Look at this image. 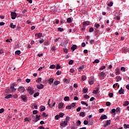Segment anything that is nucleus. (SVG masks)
I'll list each match as a JSON object with an SVG mask.
<instances>
[{
	"label": "nucleus",
	"mask_w": 129,
	"mask_h": 129,
	"mask_svg": "<svg viewBox=\"0 0 129 129\" xmlns=\"http://www.w3.org/2000/svg\"><path fill=\"white\" fill-rule=\"evenodd\" d=\"M50 100H51V99H49L48 100V105H49V107H50L51 108H52V107H53V106H55V104H56V103L54 102L52 104V106H51L50 105Z\"/></svg>",
	"instance_id": "obj_12"
},
{
	"label": "nucleus",
	"mask_w": 129,
	"mask_h": 129,
	"mask_svg": "<svg viewBox=\"0 0 129 129\" xmlns=\"http://www.w3.org/2000/svg\"><path fill=\"white\" fill-rule=\"evenodd\" d=\"M95 36L96 37H99V30L98 29H95Z\"/></svg>",
	"instance_id": "obj_7"
},
{
	"label": "nucleus",
	"mask_w": 129,
	"mask_h": 129,
	"mask_svg": "<svg viewBox=\"0 0 129 129\" xmlns=\"http://www.w3.org/2000/svg\"><path fill=\"white\" fill-rule=\"evenodd\" d=\"M64 106V103H59L58 104V108H62Z\"/></svg>",
	"instance_id": "obj_19"
},
{
	"label": "nucleus",
	"mask_w": 129,
	"mask_h": 129,
	"mask_svg": "<svg viewBox=\"0 0 129 129\" xmlns=\"http://www.w3.org/2000/svg\"><path fill=\"white\" fill-rule=\"evenodd\" d=\"M116 111L117 112H119L120 113V108H119V107H117L116 109Z\"/></svg>",
	"instance_id": "obj_39"
},
{
	"label": "nucleus",
	"mask_w": 129,
	"mask_h": 129,
	"mask_svg": "<svg viewBox=\"0 0 129 129\" xmlns=\"http://www.w3.org/2000/svg\"><path fill=\"white\" fill-rule=\"evenodd\" d=\"M114 19H115V20H117V21H119L120 20V17L119 16H116L115 17H114Z\"/></svg>",
	"instance_id": "obj_43"
},
{
	"label": "nucleus",
	"mask_w": 129,
	"mask_h": 129,
	"mask_svg": "<svg viewBox=\"0 0 129 129\" xmlns=\"http://www.w3.org/2000/svg\"><path fill=\"white\" fill-rule=\"evenodd\" d=\"M85 115H86V114L84 112H81L80 113V116H82V117H84Z\"/></svg>",
	"instance_id": "obj_20"
},
{
	"label": "nucleus",
	"mask_w": 129,
	"mask_h": 129,
	"mask_svg": "<svg viewBox=\"0 0 129 129\" xmlns=\"http://www.w3.org/2000/svg\"><path fill=\"white\" fill-rule=\"evenodd\" d=\"M106 106H110V102H106Z\"/></svg>",
	"instance_id": "obj_62"
},
{
	"label": "nucleus",
	"mask_w": 129,
	"mask_h": 129,
	"mask_svg": "<svg viewBox=\"0 0 129 129\" xmlns=\"http://www.w3.org/2000/svg\"><path fill=\"white\" fill-rule=\"evenodd\" d=\"M45 109H46V108L44 106L42 105L40 107V111H44V110H45Z\"/></svg>",
	"instance_id": "obj_27"
},
{
	"label": "nucleus",
	"mask_w": 129,
	"mask_h": 129,
	"mask_svg": "<svg viewBox=\"0 0 129 129\" xmlns=\"http://www.w3.org/2000/svg\"><path fill=\"white\" fill-rule=\"evenodd\" d=\"M121 71H123V72H125V68L122 67L120 69Z\"/></svg>",
	"instance_id": "obj_44"
},
{
	"label": "nucleus",
	"mask_w": 129,
	"mask_h": 129,
	"mask_svg": "<svg viewBox=\"0 0 129 129\" xmlns=\"http://www.w3.org/2000/svg\"><path fill=\"white\" fill-rule=\"evenodd\" d=\"M63 81L64 82H65V83H67V84H68V83L70 82V79H64Z\"/></svg>",
	"instance_id": "obj_22"
},
{
	"label": "nucleus",
	"mask_w": 129,
	"mask_h": 129,
	"mask_svg": "<svg viewBox=\"0 0 129 129\" xmlns=\"http://www.w3.org/2000/svg\"><path fill=\"white\" fill-rule=\"evenodd\" d=\"M56 67V66H55L54 64H52L50 65V66L49 67L50 69H55Z\"/></svg>",
	"instance_id": "obj_33"
},
{
	"label": "nucleus",
	"mask_w": 129,
	"mask_h": 129,
	"mask_svg": "<svg viewBox=\"0 0 129 129\" xmlns=\"http://www.w3.org/2000/svg\"><path fill=\"white\" fill-rule=\"evenodd\" d=\"M67 22H68L69 23H72V19H71V18H69L67 19Z\"/></svg>",
	"instance_id": "obj_34"
},
{
	"label": "nucleus",
	"mask_w": 129,
	"mask_h": 129,
	"mask_svg": "<svg viewBox=\"0 0 129 129\" xmlns=\"http://www.w3.org/2000/svg\"><path fill=\"white\" fill-rule=\"evenodd\" d=\"M42 33H39L37 34H35V37H37L39 39V38H41V37H42Z\"/></svg>",
	"instance_id": "obj_13"
},
{
	"label": "nucleus",
	"mask_w": 129,
	"mask_h": 129,
	"mask_svg": "<svg viewBox=\"0 0 129 129\" xmlns=\"http://www.w3.org/2000/svg\"><path fill=\"white\" fill-rule=\"evenodd\" d=\"M120 73L119 72V69H116L115 70V74H116V75H118L120 74Z\"/></svg>",
	"instance_id": "obj_28"
},
{
	"label": "nucleus",
	"mask_w": 129,
	"mask_h": 129,
	"mask_svg": "<svg viewBox=\"0 0 129 129\" xmlns=\"http://www.w3.org/2000/svg\"><path fill=\"white\" fill-rule=\"evenodd\" d=\"M40 95V93L39 92H37V93H35L34 95H33V97H37V96H39V95Z\"/></svg>",
	"instance_id": "obj_32"
},
{
	"label": "nucleus",
	"mask_w": 129,
	"mask_h": 129,
	"mask_svg": "<svg viewBox=\"0 0 129 129\" xmlns=\"http://www.w3.org/2000/svg\"><path fill=\"white\" fill-rule=\"evenodd\" d=\"M17 18V13L15 12H12L11 13V19L12 20H15Z\"/></svg>",
	"instance_id": "obj_2"
},
{
	"label": "nucleus",
	"mask_w": 129,
	"mask_h": 129,
	"mask_svg": "<svg viewBox=\"0 0 129 129\" xmlns=\"http://www.w3.org/2000/svg\"><path fill=\"white\" fill-rule=\"evenodd\" d=\"M59 83H60V82L58 81H55L54 82V85H58V84H59Z\"/></svg>",
	"instance_id": "obj_45"
},
{
	"label": "nucleus",
	"mask_w": 129,
	"mask_h": 129,
	"mask_svg": "<svg viewBox=\"0 0 129 129\" xmlns=\"http://www.w3.org/2000/svg\"><path fill=\"white\" fill-rule=\"evenodd\" d=\"M74 62V60H73L72 59L70 60V61L69 62V65H72V64H73Z\"/></svg>",
	"instance_id": "obj_41"
},
{
	"label": "nucleus",
	"mask_w": 129,
	"mask_h": 129,
	"mask_svg": "<svg viewBox=\"0 0 129 129\" xmlns=\"http://www.w3.org/2000/svg\"><path fill=\"white\" fill-rule=\"evenodd\" d=\"M27 91H28L29 94L32 95V94H34L35 91H34V89L31 88V87H29L27 89Z\"/></svg>",
	"instance_id": "obj_1"
},
{
	"label": "nucleus",
	"mask_w": 129,
	"mask_h": 129,
	"mask_svg": "<svg viewBox=\"0 0 129 129\" xmlns=\"http://www.w3.org/2000/svg\"><path fill=\"white\" fill-rule=\"evenodd\" d=\"M11 89H12V92H15L17 90L16 88H15V87L11 86L10 87Z\"/></svg>",
	"instance_id": "obj_25"
},
{
	"label": "nucleus",
	"mask_w": 129,
	"mask_h": 129,
	"mask_svg": "<svg viewBox=\"0 0 129 129\" xmlns=\"http://www.w3.org/2000/svg\"><path fill=\"white\" fill-rule=\"evenodd\" d=\"M94 27L95 28H97V29H98V28H99L100 27V25H99V24H95Z\"/></svg>",
	"instance_id": "obj_53"
},
{
	"label": "nucleus",
	"mask_w": 129,
	"mask_h": 129,
	"mask_svg": "<svg viewBox=\"0 0 129 129\" xmlns=\"http://www.w3.org/2000/svg\"><path fill=\"white\" fill-rule=\"evenodd\" d=\"M66 108L67 109H71V108H72V107H71V106L70 105H68L66 107Z\"/></svg>",
	"instance_id": "obj_52"
},
{
	"label": "nucleus",
	"mask_w": 129,
	"mask_h": 129,
	"mask_svg": "<svg viewBox=\"0 0 129 129\" xmlns=\"http://www.w3.org/2000/svg\"><path fill=\"white\" fill-rule=\"evenodd\" d=\"M90 23L89 21H85V22H84L83 23V25L84 26H89L90 25Z\"/></svg>",
	"instance_id": "obj_21"
},
{
	"label": "nucleus",
	"mask_w": 129,
	"mask_h": 129,
	"mask_svg": "<svg viewBox=\"0 0 129 129\" xmlns=\"http://www.w3.org/2000/svg\"><path fill=\"white\" fill-rule=\"evenodd\" d=\"M70 121V117L69 116H67L66 119H65V121L66 122H67L68 123V121Z\"/></svg>",
	"instance_id": "obj_29"
},
{
	"label": "nucleus",
	"mask_w": 129,
	"mask_h": 129,
	"mask_svg": "<svg viewBox=\"0 0 129 129\" xmlns=\"http://www.w3.org/2000/svg\"><path fill=\"white\" fill-rule=\"evenodd\" d=\"M5 111V109L4 108H1L0 109V113H3V112H4Z\"/></svg>",
	"instance_id": "obj_58"
},
{
	"label": "nucleus",
	"mask_w": 129,
	"mask_h": 129,
	"mask_svg": "<svg viewBox=\"0 0 129 129\" xmlns=\"http://www.w3.org/2000/svg\"><path fill=\"white\" fill-rule=\"evenodd\" d=\"M93 93H94V94H97V93H98V89L97 90H94L93 92Z\"/></svg>",
	"instance_id": "obj_38"
},
{
	"label": "nucleus",
	"mask_w": 129,
	"mask_h": 129,
	"mask_svg": "<svg viewBox=\"0 0 129 129\" xmlns=\"http://www.w3.org/2000/svg\"><path fill=\"white\" fill-rule=\"evenodd\" d=\"M42 116H43V117H47V116H48V115H46V113L43 112Z\"/></svg>",
	"instance_id": "obj_56"
},
{
	"label": "nucleus",
	"mask_w": 129,
	"mask_h": 129,
	"mask_svg": "<svg viewBox=\"0 0 129 129\" xmlns=\"http://www.w3.org/2000/svg\"><path fill=\"white\" fill-rule=\"evenodd\" d=\"M61 69V66H60L59 64H57L56 67V69L58 70V69Z\"/></svg>",
	"instance_id": "obj_51"
},
{
	"label": "nucleus",
	"mask_w": 129,
	"mask_h": 129,
	"mask_svg": "<svg viewBox=\"0 0 129 129\" xmlns=\"http://www.w3.org/2000/svg\"><path fill=\"white\" fill-rule=\"evenodd\" d=\"M21 99L24 101V102H27V97L26 96L22 95L21 96Z\"/></svg>",
	"instance_id": "obj_9"
},
{
	"label": "nucleus",
	"mask_w": 129,
	"mask_h": 129,
	"mask_svg": "<svg viewBox=\"0 0 129 129\" xmlns=\"http://www.w3.org/2000/svg\"><path fill=\"white\" fill-rule=\"evenodd\" d=\"M36 81H37V82L40 83L41 82V81H42V78H38V80H36Z\"/></svg>",
	"instance_id": "obj_57"
},
{
	"label": "nucleus",
	"mask_w": 129,
	"mask_h": 129,
	"mask_svg": "<svg viewBox=\"0 0 129 129\" xmlns=\"http://www.w3.org/2000/svg\"><path fill=\"white\" fill-rule=\"evenodd\" d=\"M57 31H58L59 32H63V31H64V29L62 28L59 27L58 28Z\"/></svg>",
	"instance_id": "obj_40"
},
{
	"label": "nucleus",
	"mask_w": 129,
	"mask_h": 129,
	"mask_svg": "<svg viewBox=\"0 0 129 129\" xmlns=\"http://www.w3.org/2000/svg\"><path fill=\"white\" fill-rule=\"evenodd\" d=\"M16 55H20L21 54V51L20 50H17L15 51Z\"/></svg>",
	"instance_id": "obj_37"
},
{
	"label": "nucleus",
	"mask_w": 129,
	"mask_h": 129,
	"mask_svg": "<svg viewBox=\"0 0 129 129\" xmlns=\"http://www.w3.org/2000/svg\"><path fill=\"white\" fill-rule=\"evenodd\" d=\"M94 122V120H93L92 119H90V120H89V124L90 125H92V124H93Z\"/></svg>",
	"instance_id": "obj_26"
},
{
	"label": "nucleus",
	"mask_w": 129,
	"mask_h": 129,
	"mask_svg": "<svg viewBox=\"0 0 129 129\" xmlns=\"http://www.w3.org/2000/svg\"><path fill=\"white\" fill-rule=\"evenodd\" d=\"M106 67L105 66L101 67V68L100 69V70H103V69H105Z\"/></svg>",
	"instance_id": "obj_64"
},
{
	"label": "nucleus",
	"mask_w": 129,
	"mask_h": 129,
	"mask_svg": "<svg viewBox=\"0 0 129 129\" xmlns=\"http://www.w3.org/2000/svg\"><path fill=\"white\" fill-rule=\"evenodd\" d=\"M99 76L100 77V78H104V77H105V73H104L103 72L99 73Z\"/></svg>",
	"instance_id": "obj_4"
},
{
	"label": "nucleus",
	"mask_w": 129,
	"mask_h": 129,
	"mask_svg": "<svg viewBox=\"0 0 129 129\" xmlns=\"http://www.w3.org/2000/svg\"><path fill=\"white\" fill-rule=\"evenodd\" d=\"M94 31V29H93V27H91L89 29V32H90V33H92V32Z\"/></svg>",
	"instance_id": "obj_35"
},
{
	"label": "nucleus",
	"mask_w": 129,
	"mask_h": 129,
	"mask_svg": "<svg viewBox=\"0 0 129 129\" xmlns=\"http://www.w3.org/2000/svg\"><path fill=\"white\" fill-rule=\"evenodd\" d=\"M49 84H52L54 82V79L53 78H50L48 81Z\"/></svg>",
	"instance_id": "obj_15"
},
{
	"label": "nucleus",
	"mask_w": 129,
	"mask_h": 129,
	"mask_svg": "<svg viewBox=\"0 0 129 129\" xmlns=\"http://www.w3.org/2000/svg\"><path fill=\"white\" fill-rule=\"evenodd\" d=\"M40 117H41V115H39V116H38V115H36V119H37V121L40 120Z\"/></svg>",
	"instance_id": "obj_42"
},
{
	"label": "nucleus",
	"mask_w": 129,
	"mask_h": 129,
	"mask_svg": "<svg viewBox=\"0 0 129 129\" xmlns=\"http://www.w3.org/2000/svg\"><path fill=\"white\" fill-rule=\"evenodd\" d=\"M116 82H118L121 80V77H120V76H117L116 77Z\"/></svg>",
	"instance_id": "obj_14"
},
{
	"label": "nucleus",
	"mask_w": 129,
	"mask_h": 129,
	"mask_svg": "<svg viewBox=\"0 0 129 129\" xmlns=\"http://www.w3.org/2000/svg\"><path fill=\"white\" fill-rule=\"evenodd\" d=\"M66 125H68V123L65 121H63L62 123L60 124V126L61 128H63V126H66Z\"/></svg>",
	"instance_id": "obj_3"
},
{
	"label": "nucleus",
	"mask_w": 129,
	"mask_h": 129,
	"mask_svg": "<svg viewBox=\"0 0 129 129\" xmlns=\"http://www.w3.org/2000/svg\"><path fill=\"white\" fill-rule=\"evenodd\" d=\"M71 106L72 107H75V106H76V103H72Z\"/></svg>",
	"instance_id": "obj_55"
},
{
	"label": "nucleus",
	"mask_w": 129,
	"mask_h": 129,
	"mask_svg": "<svg viewBox=\"0 0 129 129\" xmlns=\"http://www.w3.org/2000/svg\"><path fill=\"white\" fill-rule=\"evenodd\" d=\"M113 5V3H112V2H110L109 4H108V5H107V6H108V7H112V6Z\"/></svg>",
	"instance_id": "obj_54"
},
{
	"label": "nucleus",
	"mask_w": 129,
	"mask_h": 129,
	"mask_svg": "<svg viewBox=\"0 0 129 129\" xmlns=\"http://www.w3.org/2000/svg\"><path fill=\"white\" fill-rule=\"evenodd\" d=\"M18 91H22V92H25V88L24 87H20L18 89Z\"/></svg>",
	"instance_id": "obj_8"
},
{
	"label": "nucleus",
	"mask_w": 129,
	"mask_h": 129,
	"mask_svg": "<svg viewBox=\"0 0 129 129\" xmlns=\"http://www.w3.org/2000/svg\"><path fill=\"white\" fill-rule=\"evenodd\" d=\"M37 87L38 89H43V88H44V85L39 84V85H37Z\"/></svg>",
	"instance_id": "obj_5"
},
{
	"label": "nucleus",
	"mask_w": 129,
	"mask_h": 129,
	"mask_svg": "<svg viewBox=\"0 0 129 129\" xmlns=\"http://www.w3.org/2000/svg\"><path fill=\"white\" fill-rule=\"evenodd\" d=\"M63 100H64V101H69L70 100V98L69 96H66L64 98Z\"/></svg>",
	"instance_id": "obj_23"
},
{
	"label": "nucleus",
	"mask_w": 129,
	"mask_h": 129,
	"mask_svg": "<svg viewBox=\"0 0 129 129\" xmlns=\"http://www.w3.org/2000/svg\"><path fill=\"white\" fill-rule=\"evenodd\" d=\"M124 128H129V124H123Z\"/></svg>",
	"instance_id": "obj_36"
},
{
	"label": "nucleus",
	"mask_w": 129,
	"mask_h": 129,
	"mask_svg": "<svg viewBox=\"0 0 129 129\" xmlns=\"http://www.w3.org/2000/svg\"><path fill=\"white\" fill-rule=\"evenodd\" d=\"M83 93H87L88 92V89L87 88H84L83 89Z\"/></svg>",
	"instance_id": "obj_18"
},
{
	"label": "nucleus",
	"mask_w": 129,
	"mask_h": 129,
	"mask_svg": "<svg viewBox=\"0 0 129 129\" xmlns=\"http://www.w3.org/2000/svg\"><path fill=\"white\" fill-rule=\"evenodd\" d=\"M12 97H13V95L9 94L6 97H5V98H6L7 99H9L10 98H12Z\"/></svg>",
	"instance_id": "obj_24"
},
{
	"label": "nucleus",
	"mask_w": 129,
	"mask_h": 129,
	"mask_svg": "<svg viewBox=\"0 0 129 129\" xmlns=\"http://www.w3.org/2000/svg\"><path fill=\"white\" fill-rule=\"evenodd\" d=\"M106 118H107V116H106V115H102L100 117V119H101L102 120H103V119H106Z\"/></svg>",
	"instance_id": "obj_11"
},
{
	"label": "nucleus",
	"mask_w": 129,
	"mask_h": 129,
	"mask_svg": "<svg viewBox=\"0 0 129 129\" xmlns=\"http://www.w3.org/2000/svg\"><path fill=\"white\" fill-rule=\"evenodd\" d=\"M82 80H83L84 81L85 80H86V76H82Z\"/></svg>",
	"instance_id": "obj_46"
},
{
	"label": "nucleus",
	"mask_w": 129,
	"mask_h": 129,
	"mask_svg": "<svg viewBox=\"0 0 129 129\" xmlns=\"http://www.w3.org/2000/svg\"><path fill=\"white\" fill-rule=\"evenodd\" d=\"M51 51H53L54 52H55V51L56 50V46L53 45L51 48Z\"/></svg>",
	"instance_id": "obj_31"
},
{
	"label": "nucleus",
	"mask_w": 129,
	"mask_h": 129,
	"mask_svg": "<svg viewBox=\"0 0 129 129\" xmlns=\"http://www.w3.org/2000/svg\"><path fill=\"white\" fill-rule=\"evenodd\" d=\"M93 64H95V63H99V59H95L93 62Z\"/></svg>",
	"instance_id": "obj_49"
},
{
	"label": "nucleus",
	"mask_w": 129,
	"mask_h": 129,
	"mask_svg": "<svg viewBox=\"0 0 129 129\" xmlns=\"http://www.w3.org/2000/svg\"><path fill=\"white\" fill-rule=\"evenodd\" d=\"M109 97H113V93H110L109 94Z\"/></svg>",
	"instance_id": "obj_63"
},
{
	"label": "nucleus",
	"mask_w": 129,
	"mask_h": 129,
	"mask_svg": "<svg viewBox=\"0 0 129 129\" xmlns=\"http://www.w3.org/2000/svg\"><path fill=\"white\" fill-rule=\"evenodd\" d=\"M129 104V102L128 101H126L124 102V104H123V105L124 106H127V105H128Z\"/></svg>",
	"instance_id": "obj_30"
},
{
	"label": "nucleus",
	"mask_w": 129,
	"mask_h": 129,
	"mask_svg": "<svg viewBox=\"0 0 129 129\" xmlns=\"http://www.w3.org/2000/svg\"><path fill=\"white\" fill-rule=\"evenodd\" d=\"M64 115H65V114L62 113H60L58 115V116L59 117H63V116H64Z\"/></svg>",
	"instance_id": "obj_48"
},
{
	"label": "nucleus",
	"mask_w": 129,
	"mask_h": 129,
	"mask_svg": "<svg viewBox=\"0 0 129 129\" xmlns=\"http://www.w3.org/2000/svg\"><path fill=\"white\" fill-rule=\"evenodd\" d=\"M84 124H85V125H87V124H88V121H87V120H84Z\"/></svg>",
	"instance_id": "obj_47"
},
{
	"label": "nucleus",
	"mask_w": 129,
	"mask_h": 129,
	"mask_svg": "<svg viewBox=\"0 0 129 129\" xmlns=\"http://www.w3.org/2000/svg\"><path fill=\"white\" fill-rule=\"evenodd\" d=\"M76 49H77V46L76 45H74L71 47V49L73 50V51H75Z\"/></svg>",
	"instance_id": "obj_17"
},
{
	"label": "nucleus",
	"mask_w": 129,
	"mask_h": 129,
	"mask_svg": "<svg viewBox=\"0 0 129 129\" xmlns=\"http://www.w3.org/2000/svg\"><path fill=\"white\" fill-rule=\"evenodd\" d=\"M90 98V96L88 95H85L84 98H87V99H88V98Z\"/></svg>",
	"instance_id": "obj_60"
},
{
	"label": "nucleus",
	"mask_w": 129,
	"mask_h": 129,
	"mask_svg": "<svg viewBox=\"0 0 129 129\" xmlns=\"http://www.w3.org/2000/svg\"><path fill=\"white\" fill-rule=\"evenodd\" d=\"M118 93L119 94H124V90L122 89V88H121L118 91Z\"/></svg>",
	"instance_id": "obj_10"
},
{
	"label": "nucleus",
	"mask_w": 129,
	"mask_h": 129,
	"mask_svg": "<svg viewBox=\"0 0 129 129\" xmlns=\"http://www.w3.org/2000/svg\"><path fill=\"white\" fill-rule=\"evenodd\" d=\"M80 124H81V121L78 120L77 122V125H80Z\"/></svg>",
	"instance_id": "obj_61"
},
{
	"label": "nucleus",
	"mask_w": 129,
	"mask_h": 129,
	"mask_svg": "<svg viewBox=\"0 0 129 129\" xmlns=\"http://www.w3.org/2000/svg\"><path fill=\"white\" fill-rule=\"evenodd\" d=\"M110 120H107L106 121V125H109L110 124Z\"/></svg>",
	"instance_id": "obj_50"
},
{
	"label": "nucleus",
	"mask_w": 129,
	"mask_h": 129,
	"mask_svg": "<svg viewBox=\"0 0 129 129\" xmlns=\"http://www.w3.org/2000/svg\"><path fill=\"white\" fill-rule=\"evenodd\" d=\"M33 114H37V113H38V111L37 110H34L33 111Z\"/></svg>",
	"instance_id": "obj_59"
},
{
	"label": "nucleus",
	"mask_w": 129,
	"mask_h": 129,
	"mask_svg": "<svg viewBox=\"0 0 129 129\" xmlns=\"http://www.w3.org/2000/svg\"><path fill=\"white\" fill-rule=\"evenodd\" d=\"M17 26L16 25H14V23H11L10 25V27L12 28V29H16V27Z\"/></svg>",
	"instance_id": "obj_16"
},
{
	"label": "nucleus",
	"mask_w": 129,
	"mask_h": 129,
	"mask_svg": "<svg viewBox=\"0 0 129 129\" xmlns=\"http://www.w3.org/2000/svg\"><path fill=\"white\" fill-rule=\"evenodd\" d=\"M89 83L90 84V85H92V84L94 83V79L93 78H91L89 81Z\"/></svg>",
	"instance_id": "obj_6"
}]
</instances>
